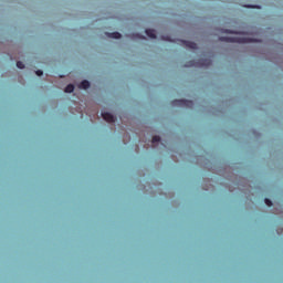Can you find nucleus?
<instances>
[{
	"label": "nucleus",
	"instance_id": "f257e3e1",
	"mask_svg": "<svg viewBox=\"0 0 283 283\" xmlns=\"http://www.w3.org/2000/svg\"><path fill=\"white\" fill-rule=\"evenodd\" d=\"M219 41H224L226 43H251L253 40L240 36H221Z\"/></svg>",
	"mask_w": 283,
	"mask_h": 283
},
{
	"label": "nucleus",
	"instance_id": "f03ea898",
	"mask_svg": "<svg viewBox=\"0 0 283 283\" xmlns=\"http://www.w3.org/2000/svg\"><path fill=\"white\" fill-rule=\"evenodd\" d=\"M172 105L177 107H193V102L189 99H175Z\"/></svg>",
	"mask_w": 283,
	"mask_h": 283
},
{
	"label": "nucleus",
	"instance_id": "7ed1b4c3",
	"mask_svg": "<svg viewBox=\"0 0 283 283\" xmlns=\"http://www.w3.org/2000/svg\"><path fill=\"white\" fill-rule=\"evenodd\" d=\"M102 118H104V120H106V123H116V117H114V115H112L108 112L102 113Z\"/></svg>",
	"mask_w": 283,
	"mask_h": 283
},
{
	"label": "nucleus",
	"instance_id": "20e7f679",
	"mask_svg": "<svg viewBox=\"0 0 283 283\" xmlns=\"http://www.w3.org/2000/svg\"><path fill=\"white\" fill-rule=\"evenodd\" d=\"M182 45H185L186 48H189L190 50H198V44H196V42H191V41H181Z\"/></svg>",
	"mask_w": 283,
	"mask_h": 283
},
{
	"label": "nucleus",
	"instance_id": "39448f33",
	"mask_svg": "<svg viewBox=\"0 0 283 283\" xmlns=\"http://www.w3.org/2000/svg\"><path fill=\"white\" fill-rule=\"evenodd\" d=\"M80 90H90V81L84 80L78 85Z\"/></svg>",
	"mask_w": 283,
	"mask_h": 283
},
{
	"label": "nucleus",
	"instance_id": "423d86ee",
	"mask_svg": "<svg viewBox=\"0 0 283 283\" xmlns=\"http://www.w3.org/2000/svg\"><path fill=\"white\" fill-rule=\"evenodd\" d=\"M146 34L149 36V39H156V30L154 29H146Z\"/></svg>",
	"mask_w": 283,
	"mask_h": 283
},
{
	"label": "nucleus",
	"instance_id": "0eeeda50",
	"mask_svg": "<svg viewBox=\"0 0 283 283\" xmlns=\"http://www.w3.org/2000/svg\"><path fill=\"white\" fill-rule=\"evenodd\" d=\"M109 39H120L123 35L118 32L106 33Z\"/></svg>",
	"mask_w": 283,
	"mask_h": 283
},
{
	"label": "nucleus",
	"instance_id": "6e6552de",
	"mask_svg": "<svg viewBox=\"0 0 283 283\" xmlns=\"http://www.w3.org/2000/svg\"><path fill=\"white\" fill-rule=\"evenodd\" d=\"M64 92H66V94H72V92H74V84H69Z\"/></svg>",
	"mask_w": 283,
	"mask_h": 283
},
{
	"label": "nucleus",
	"instance_id": "1a4fd4ad",
	"mask_svg": "<svg viewBox=\"0 0 283 283\" xmlns=\"http://www.w3.org/2000/svg\"><path fill=\"white\" fill-rule=\"evenodd\" d=\"M17 67H18L19 70H23V69L25 67V64H23V62H21V61H18V62H17Z\"/></svg>",
	"mask_w": 283,
	"mask_h": 283
},
{
	"label": "nucleus",
	"instance_id": "9d476101",
	"mask_svg": "<svg viewBox=\"0 0 283 283\" xmlns=\"http://www.w3.org/2000/svg\"><path fill=\"white\" fill-rule=\"evenodd\" d=\"M156 143H160V136H158V135H155L153 137V144H156Z\"/></svg>",
	"mask_w": 283,
	"mask_h": 283
},
{
	"label": "nucleus",
	"instance_id": "9b49d317",
	"mask_svg": "<svg viewBox=\"0 0 283 283\" xmlns=\"http://www.w3.org/2000/svg\"><path fill=\"white\" fill-rule=\"evenodd\" d=\"M264 202L268 207H273V201H271L270 199H265Z\"/></svg>",
	"mask_w": 283,
	"mask_h": 283
},
{
	"label": "nucleus",
	"instance_id": "f8f14e48",
	"mask_svg": "<svg viewBox=\"0 0 283 283\" xmlns=\"http://www.w3.org/2000/svg\"><path fill=\"white\" fill-rule=\"evenodd\" d=\"M35 74H36V76H43V71L38 70V71L35 72Z\"/></svg>",
	"mask_w": 283,
	"mask_h": 283
},
{
	"label": "nucleus",
	"instance_id": "ddd939ff",
	"mask_svg": "<svg viewBox=\"0 0 283 283\" xmlns=\"http://www.w3.org/2000/svg\"><path fill=\"white\" fill-rule=\"evenodd\" d=\"M202 65H207V66L211 65V60H206V63H202Z\"/></svg>",
	"mask_w": 283,
	"mask_h": 283
},
{
	"label": "nucleus",
	"instance_id": "4468645a",
	"mask_svg": "<svg viewBox=\"0 0 283 283\" xmlns=\"http://www.w3.org/2000/svg\"><path fill=\"white\" fill-rule=\"evenodd\" d=\"M224 34H231V30H224Z\"/></svg>",
	"mask_w": 283,
	"mask_h": 283
},
{
	"label": "nucleus",
	"instance_id": "2eb2a0df",
	"mask_svg": "<svg viewBox=\"0 0 283 283\" xmlns=\"http://www.w3.org/2000/svg\"><path fill=\"white\" fill-rule=\"evenodd\" d=\"M163 40L164 41H171V39H169V36H166V38L164 36Z\"/></svg>",
	"mask_w": 283,
	"mask_h": 283
},
{
	"label": "nucleus",
	"instance_id": "dca6fc26",
	"mask_svg": "<svg viewBox=\"0 0 283 283\" xmlns=\"http://www.w3.org/2000/svg\"><path fill=\"white\" fill-rule=\"evenodd\" d=\"M138 38H139V39H145V36H140V35H138Z\"/></svg>",
	"mask_w": 283,
	"mask_h": 283
}]
</instances>
